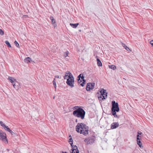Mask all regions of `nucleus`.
Returning a JSON list of instances; mask_svg holds the SVG:
<instances>
[{"mask_svg": "<svg viewBox=\"0 0 153 153\" xmlns=\"http://www.w3.org/2000/svg\"><path fill=\"white\" fill-rule=\"evenodd\" d=\"M88 127L84 123H78L76 126V132L85 136L88 134Z\"/></svg>", "mask_w": 153, "mask_h": 153, "instance_id": "obj_1", "label": "nucleus"}, {"mask_svg": "<svg viewBox=\"0 0 153 153\" xmlns=\"http://www.w3.org/2000/svg\"><path fill=\"white\" fill-rule=\"evenodd\" d=\"M74 107L75 110L73 111V114L75 117L83 119L85 114V111L81 107L75 106Z\"/></svg>", "mask_w": 153, "mask_h": 153, "instance_id": "obj_2", "label": "nucleus"}, {"mask_svg": "<svg viewBox=\"0 0 153 153\" xmlns=\"http://www.w3.org/2000/svg\"><path fill=\"white\" fill-rule=\"evenodd\" d=\"M111 112L112 115L114 117L119 118L120 116L116 114V112H118L120 111V108L118 103L116 102L115 101H112L111 102Z\"/></svg>", "mask_w": 153, "mask_h": 153, "instance_id": "obj_3", "label": "nucleus"}, {"mask_svg": "<svg viewBox=\"0 0 153 153\" xmlns=\"http://www.w3.org/2000/svg\"><path fill=\"white\" fill-rule=\"evenodd\" d=\"M100 90V93L98 95V98L99 101L102 102L107 98L108 93L106 92V90L103 88H101Z\"/></svg>", "mask_w": 153, "mask_h": 153, "instance_id": "obj_4", "label": "nucleus"}, {"mask_svg": "<svg viewBox=\"0 0 153 153\" xmlns=\"http://www.w3.org/2000/svg\"><path fill=\"white\" fill-rule=\"evenodd\" d=\"M66 83L67 85L71 88H72L74 86V76H71L70 79H67Z\"/></svg>", "mask_w": 153, "mask_h": 153, "instance_id": "obj_5", "label": "nucleus"}, {"mask_svg": "<svg viewBox=\"0 0 153 153\" xmlns=\"http://www.w3.org/2000/svg\"><path fill=\"white\" fill-rule=\"evenodd\" d=\"M94 83H88L86 85V89L87 91H90L91 90H92L94 88Z\"/></svg>", "mask_w": 153, "mask_h": 153, "instance_id": "obj_6", "label": "nucleus"}, {"mask_svg": "<svg viewBox=\"0 0 153 153\" xmlns=\"http://www.w3.org/2000/svg\"><path fill=\"white\" fill-rule=\"evenodd\" d=\"M0 139L5 143H8V140L6 136H4V134L1 132H0Z\"/></svg>", "mask_w": 153, "mask_h": 153, "instance_id": "obj_7", "label": "nucleus"}, {"mask_svg": "<svg viewBox=\"0 0 153 153\" xmlns=\"http://www.w3.org/2000/svg\"><path fill=\"white\" fill-rule=\"evenodd\" d=\"M88 142L89 144H91L94 143L96 140L95 136H91L88 137Z\"/></svg>", "mask_w": 153, "mask_h": 153, "instance_id": "obj_8", "label": "nucleus"}, {"mask_svg": "<svg viewBox=\"0 0 153 153\" xmlns=\"http://www.w3.org/2000/svg\"><path fill=\"white\" fill-rule=\"evenodd\" d=\"M119 126L118 122H114L111 124V129H113L118 127Z\"/></svg>", "mask_w": 153, "mask_h": 153, "instance_id": "obj_9", "label": "nucleus"}, {"mask_svg": "<svg viewBox=\"0 0 153 153\" xmlns=\"http://www.w3.org/2000/svg\"><path fill=\"white\" fill-rule=\"evenodd\" d=\"M50 19L51 21L52 24L54 28L57 27V24L54 18L52 16H51Z\"/></svg>", "mask_w": 153, "mask_h": 153, "instance_id": "obj_10", "label": "nucleus"}, {"mask_svg": "<svg viewBox=\"0 0 153 153\" xmlns=\"http://www.w3.org/2000/svg\"><path fill=\"white\" fill-rule=\"evenodd\" d=\"M14 88L16 90H18L20 88V84L18 82H16L13 84Z\"/></svg>", "mask_w": 153, "mask_h": 153, "instance_id": "obj_11", "label": "nucleus"}, {"mask_svg": "<svg viewBox=\"0 0 153 153\" xmlns=\"http://www.w3.org/2000/svg\"><path fill=\"white\" fill-rule=\"evenodd\" d=\"M97 61V64L98 66L101 67L102 66V64L100 60L99 59V57L96 56V57Z\"/></svg>", "mask_w": 153, "mask_h": 153, "instance_id": "obj_12", "label": "nucleus"}, {"mask_svg": "<svg viewBox=\"0 0 153 153\" xmlns=\"http://www.w3.org/2000/svg\"><path fill=\"white\" fill-rule=\"evenodd\" d=\"M68 73L69 74L65 75L64 76V79H70V77L71 76H73L71 73L70 72L68 71Z\"/></svg>", "mask_w": 153, "mask_h": 153, "instance_id": "obj_13", "label": "nucleus"}, {"mask_svg": "<svg viewBox=\"0 0 153 153\" xmlns=\"http://www.w3.org/2000/svg\"><path fill=\"white\" fill-rule=\"evenodd\" d=\"M84 76H83V74H82L81 78V79H82V81H83V82L80 84V85L82 87L84 86L86 83V80L84 79Z\"/></svg>", "mask_w": 153, "mask_h": 153, "instance_id": "obj_14", "label": "nucleus"}, {"mask_svg": "<svg viewBox=\"0 0 153 153\" xmlns=\"http://www.w3.org/2000/svg\"><path fill=\"white\" fill-rule=\"evenodd\" d=\"M8 79L12 84L14 83L15 82V81H16V79H15L11 76H9Z\"/></svg>", "mask_w": 153, "mask_h": 153, "instance_id": "obj_15", "label": "nucleus"}, {"mask_svg": "<svg viewBox=\"0 0 153 153\" xmlns=\"http://www.w3.org/2000/svg\"><path fill=\"white\" fill-rule=\"evenodd\" d=\"M32 61V60H31V58L30 57L25 58V62L27 63L28 64ZM32 62H33V61H32Z\"/></svg>", "mask_w": 153, "mask_h": 153, "instance_id": "obj_16", "label": "nucleus"}, {"mask_svg": "<svg viewBox=\"0 0 153 153\" xmlns=\"http://www.w3.org/2000/svg\"><path fill=\"white\" fill-rule=\"evenodd\" d=\"M140 138H137V145L139 146L140 148L143 147L142 146V143L141 141H140Z\"/></svg>", "mask_w": 153, "mask_h": 153, "instance_id": "obj_17", "label": "nucleus"}, {"mask_svg": "<svg viewBox=\"0 0 153 153\" xmlns=\"http://www.w3.org/2000/svg\"><path fill=\"white\" fill-rule=\"evenodd\" d=\"M79 23H77L75 24L70 23V25L73 28H76L79 25Z\"/></svg>", "mask_w": 153, "mask_h": 153, "instance_id": "obj_18", "label": "nucleus"}, {"mask_svg": "<svg viewBox=\"0 0 153 153\" xmlns=\"http://www.w3.org/2000/svg\"><path fill=\"white\" fill-rule=\"evenodd\" d=\"M71 146L72 147V149H74L75 151L76 152L77 151H79L76 146L73 144V145H72V146Z\"/></svg>", "mask_w": 153, "mask_h": 153, "instance_id": "obj_19", "label": "nucleus"}, {"mask_svg": "<svg viewBox=\"0 0 153 153\" xmlns=\"http://www.w3.org/2000/svg\"><path fill=\"white\" fill-rule=\"evenodd\" d=\"M123 46L124 48L128 51H131L128 47L125 44L123 43Z\"/></svg>", "mask_w": 153, "mask_h": 153, "instance_id": "obj_20", "label": "nucleus"}, {"mask_svg": "<svg viewBox=\"0 0 153 153\" xmlns=\"http://www.w3.org/2000/svg\"><path fill=\"white\" fill-rule=\"evenodd\" d=\"M5 43L6 44L7 47L9 48H11V45L8 41L7 40L5 41Z\"/></svg>", "mask_w": 153, "mask_h": 153, "instance_id": "obj_21", "label": "nucleus"}, {"mask_svg": "<svg viewBox=\"0 0 153 153\" xmlns=\"http://www.w3.org/2000/svg\"><path fill=\"white\" fill-rule=\"evenodd\" d=\"M53 84L54 86V88L55 89V90L56 89V80L55 78L54 79L53 81Z\"/></svg>", "mask_w": 153, "mask_h": 153, "instance_id": "obj_22", "label": "nucleus"}, {"mask_svg": "<svg viewBox=\"0 0 153 153\" xmlns=\"http://www.w3.org/2000/svg\"><path fill=\"white\" fill-rule=\"evenodd\" d=\"M68 142L71 145V146H72V145L73 144V140L72 137L70 138L68 140Z\"/></svg>", "mask_w": 153, "mask_h": 153, "instance_id": "obj_23", "label": "nucleus"}, {"mask_svg": "<svg viewBox=\"0 0 153 153\" xmlns=\"http://www.w3.org/2000/svg\"><path fill=\"white\" fill-rule=\"evenodd\" d=\"M4 128L5 130H7L10 133L12 131V130L10 129V128L7 126H6Z\"/></svg>", "mask_w": 153, "mask_h": 153, "instance_id": "obj_24", "label": "nucleus"}, {"mask_svg": "<svg viewBox=\"0 0 153 153\" xmlns=\"http://www.w3.org/2000/svg\"><path fill=\"white\" fill-rule=\"evenodd\" d=\"M108 66L109 68L113 70H115L116 68L115 66L114 65H109Z\"/></svg>", "mask_w": 153, "mask_h": 153, "instance_id": "obj_25", "label": "nucleus"}, {"mask_svg": "<svg viewBox=\"0 0 153 153\" xmlns=\"http://www.w3.org/2000/svg\"><path fill=\"white\" fill-rule=\"evenodd\" d=\"M10 133L13 136V137H16L18 136L17 134H16L13 131H11Z\"/></svg>", "mask_w": 153, "mask_h": 153, "instance_id": "obj_26", "label": "nucleus"}, {"mask_svg": "<svg viewBox=\"0 0 153 153\" xmlns=\"http://www.w3.org/2000/svg\"><path fill=\"white\" fill-rule=\"evenodd\" d=\"M142 134V132L141 131H139L137 132V137H136L137 138H138V139L140 138H139V135H141Z\"/></svg>", "mask_w": 153, "mask_h": 153, "instance_id": "obj_27", "label": "nucleus"}, {"mask_svg": "<svg viewBox=\"0 0 153 153\" xmlns=\"http://www.w3.org/2000/svg\"><path fill=\"white\" fill-rule=\"evenodd\" d=\"M14 45L18 48H19V45L18 43L16 41H15L14 42Z\"/></svg>", "mask_w": 153, "mask_h": 153, "instance_id": "obj_28", "label": "nucleus"}, {"mask_svg": "<svg viewBox=\"0 0 153 153\" xmlns=\"http://www.w3.org/2000/svg\"><path fill=\"white\" fill-rule=\"evenodd\" d=\"M0 124L1 126L4 127V128L6 126V125L1 121H0Z\"/></svg>", "mask_w": 153, "mask_h": 153, "instance_id": "obj_29", "label": "nucleus"}, {"mask_svg": "<svg viewBox=\"0 0 153 153\" xmlns=\"http://www.w3.org/2000/svg\"><path fill=\"white\" fill-rule=\"evenodd\" d=\"M4 34V32L1 29H0V35L3 36Z\"/></svg>", "mask_w": 153, "mask_h": 153, "instance_id": "obj_30", "label": "nucleus"}, {"mask_svg": "<svg viewBox=\"0 0 153 153\" xmlns=\"http://www.w3.org/2000/svg\"><path fill=\"white\" fill-rule=\"evenodd\" d=\"M68 53L69 52L68 51H67L66 52L64 53V56L65 57L68 56Z\"/></svg>", "mask_w": 153, "mask_h": 153, "instance_id": "obj_31", "label": "nucleus"}, {"mask_svg": "<svg viewBox=\"0 0 153 153\" xmlns=\"http://www.w3.org/2000/svg\"><path fill=\"white\" fill-rule=\"evenodd\" d=\"M75 150L74 149H71L70 152L71 153H76V152H74Z\"/></svg>", "mask_w": 153, "mask_h": 153, "instance_id": "obj_32", "label": "nucleus"}, {"mask_svg": "<svg viewBox=\"0 0 153 153\" xmlns=\"http://www.w3.org/2000/svg\"><path fill=\"white\" fill-rule=\"evenodd\" d=\"M150 43L151 45L153 47V40L151 41Z\"/></svg>", "mask_w": 153, "mask_h": 153, "instance_id": "obj_33", "label": "nucleus"}, {"mask_svg": "<svg viewBox=\"0 0 153 153\" xmlns=\"http://www.w3.org/2000/svg\"><path fill=\"white\" fill-rule=\"evenodd\" d=\"M82 74H79L77 77L78 78H81Z\"/></svg>", "mask_w": 153, "mask_h": 153, "instance_id": "obj_34", "label": "nucleus"}, {"mask_svg": "<svg viewBox=\"0 0 153 153\" xmlns=\"http://www.w3.org/2000/svg\"><path fill=\"white\" fill-rule=\"evenodd\" d=\"M83 82V81H82V79H81V80H80V81H79V82L78 83L80 84H81V82Z\"/></svg>", "mask_w": 153, "mask_h": 153, "instance_id": "obj_35", "label": "nucleus"}, {"mask_svg": "<svg viewBox=\"0 0 153 153\" xmlns=\"http://www.w3.org/2000/svg\"><path fill=\"white\" fill-rule=\"evenodd\" d=\"M80 80H81L80 78H78V77H77V80L78 82H79V81H80Z\"/></svg>", "mask_w": 153, "mask_h": 153, "instance_id": "obj_36", "label": "nucleus"}, {"mask_svg": "<svg viewBox=\"0 0 153 153\" xmlns=\"http://www.w3.org/2000/svg\"><path fill=\"white\" fill-rule=\"evenodd\" d=\"M55 78H61V77H59V76L56 75L55 76Z\"/></svg>", "mask_w": 153, "mask_h": 153, "instance_id": "obj_37", "label": "nucleus"}, {"mask_svg": "<svg viewBox=\"0 0 153 153\" xmlns=\"http://www.w3.org/2000/svg\"><path fill=\"white\" fill-rule=\"evenodd\" d=\"M69 71H67L66 72L65 75H67L69 74L68 73Z\"/></svg>", "mask_w": 153, "mask_h": 153, "instance_id": "obj_38", "label": "nucleus"}, {"mask_svg": "<svg viewBox=\"0 0 153 153\" xmlns=\"http://www.w3.org/2000/svg\"><path fill=\"white\" fill-rule=\"evenodd\" d=\"M142 137L141 135H139V138L141 139V138Z\"/></svg>", "mask_w": 153, "mask_h": 153, "instance_id": "obj_39", "label": "nucleus"}, {"mask_svg": "<svg viewBox=\"0 0 153 153\" xmlns=\"http://www.w3.org/2000/svg\"><path fill=\"white\" fill-rule=\"evenodd\" d=\"M76 153H79V151H77L76 152Z\"/></svg>", "mask_w": 153, "mask_h": 153, "instance_id": "obj_40", "label": "nucleus"}, {"mask_svg": "<svg viewBox=\"0 0 153 153\" xmlns=\"http://www.w3.org/2000/svg\"><path fill=\"white\" fill-rule=\"evenodd\" d=\"M77 121H77V119H76V120H75V122H76V123H77Z\"/></svg>", "mask_w": 153, "mask_h": 153, "instance_id": "obj_41", "label": "nucleus"}, {"mask_svg": "<svg viewBox=\"0 0 153 153\" xmlns=\"http://www.w3.org/2000/svg\"><path fill=\"white\" fill-rule=\"evenodd\" d=\"M69 137H70V138H71V137H71V135H70L69 136Z\"/></svg>", "mask_w": 153, "mask_h": 153, "instance_id": "obj_42", "label": "nucleus"}, {"mask_svg": "<svg viewBox=\"0 0 153 153\" xmlns=\"http://www.w3.org/2000/svg\"><path fill=\"white\" fill-rule=\"evenodd\" d=\"M24 16H28L26 15H24Z\"/></svg>", "mask_w": 153, "mask_h": 153, "instance_id": "obj_43", "label": "nucleus"}]
</instances>
